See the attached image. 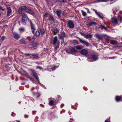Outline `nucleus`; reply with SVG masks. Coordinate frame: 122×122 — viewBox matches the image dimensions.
<instances>
[{"label":"nucleus","mask_w":122,"mask_h":122,"mask_svg":"<svg viewBox=\"0 0 122 122\" xmlns=\"http://www.w3.org/2000/svg\"><path fill=\"white\" fill-rule=\"evenodd\" d=\"M22 19L28 20L29 21H30V20L28 18L26 14L24 13H23L22 14Z\"/></svg>","instance_id":"11"},{"label":"nucleus","mask_w":122,"mask_h":122,"mask_svg":"<svg viewBox=\"0 0 122 122\" xmlns=\"http://www.w3.org/2000/svg\"><path fill=\"white\" fill-rule=\"evenodd\" d=\"M35 35L36 37H38L39 35H40V31L37 30L34 34Z\"/></svg>","instance_id":"25"},{"label":"nucleus","mask_w":122,"mask_h":122,"mask_svg":"<svg viewBox=\"0 0 122 122\" xmlns=\"http://www.w3.org/2000/svg\"><path fill=\"white\" fill-rule=\"evenodd\" d=\"M31 28L32 30V33L34 34V31L35 30H36V29L35 28L34 25L31 22V21H30Z\"/></svg>","instance_id":"12"},{"label":"nucleus","mask_w":122,"mask_h":122,"mask_svg":"<svg viewBox=\"0 0 122 122\" xmlns=\"http://www.w3.org/2000/svg\"><path fill=\"white\" fill-rule=\"evenodd\" d=\"M49 20L51 22H53L54 21V19L53 17L51 16H50L49 17Z\"/></svg>","instance_id":"29"},{"label":"nucleus","mask_w":122,"mask_h":122,"mask_svg":"<svg viewBox=\"0 0 122 122\" xmlns=\"http://www.w3.org/2000/svg\"><path fill=\"white\" fill-rule=\"evenodd\" d=\"M54 33L55 34H56V33L57 32V30H55L54 31Z\"/></svg>","instance_id":"45"},{"label":"nucleus","mask_w":122,"mask_h":122,"mask_svg":"<svg viewBox=\"0 0 122 122\" xmlns=\"http://www.w3.org/2000/svg\"><path fill=\"white\" fill-rule=\"evenodd\" d=\"M105 122H110V120L109 119H107L105 121Z\"/></svg>","instance_id":"43"},{"label":"nucleus","mask_w":122,"mask_h":122,"mask_svg":"<svg viewBox=\"0 0 122 122\" xmlns=\"http://www.w3.org/2000/svg\"><path fill=\"white\" fill-rule=\"evenodd\" d=\"M61 10H56V13L58 16L59 17H61Z\"/></svg>","instance_id":"17"},{"label":"nucleus","mask_w":122,"mask_h":122,"mask_svg":"<svg viewBox=\"0 0 122 122\" xmlns=\"http://www.w3.org/2000/svg\"><path fill=\"white\" fill-rule=\"evenodd\" d=\"M38 45V44L37 42H35L33 43L31 45L33 47L34 49H35L37 48V46Z\"/></svg>","instance_id":"19"},{"label":"nucleus","mask_w":122,"mask_h":122,"mask_svg":"<svg viewBox=\"0 0 122 122\" xmlns=\"http://www.w3.org/2000/svg\"><path fill=\"white\" fill-rule=\"evenodd\" d=\"M95 11L96 14L100 18H101L103 19V17H102L101 16L102 15H103L102 14V13H100V12H97V10H95Z\"/></svg>","instance_id":"13"},{"label":"nucleus","mask_w":122,"mask_h":122,"mask_svg":"<svg viewBox=\"0 0 122 122\" xmlns=\"http://www.w3.org/2000/svg\"><path fill=\"white\" fill-rule=\"evenodd\" d=\"M13 35L15 38L16 39L18 40L20 38L19 35L16 32H14L13 33Z\"/></svg>","instance_id":"14"},{"label":"nucleus","mask_w":122,"mask_h":122,"mask_svg":"<svg viewBox=\"0 0 122 122\" xmlns=\"http://www.w3.org/2000/svg\"><path fill=\"white\" fill-rule=\"evenodd\" d=\"M81 11L82 15L84 16H86V13L82 10H81Z\"/></svg>","instance_id":"31"},{"label":"nucleus","mask_w":122,"mask_h":122,"mask_svg":"<svg viewBox=\"0 0 122 122\" xmlns=\"http://www.w3.org/2000/svg\"><path fill=\"white\" fill-rule=\"evenodd\" d=\"M31 56H32V58H33L39 59V57L37 54H31Z\"/></svg>","instance_id":"15"},{"label":"nucleus","mask_w":122,"mask_h":122,"mask_svg":"<svg viewBox=\"0 0 122 122\" xmlns=\"http://www.w3.org/2000/svg\"><path fill=\"white\" fill-rule=\"evenodd\" d=\"M20 43L21 44H25L26 43V42L25 41V39H22L19 41Z\"/></svg>","instance_id":"20"},{"label":"nucleus","mask_w":122,"mask_h":122,"mask_svg":"<svg viewBox=\"0 0 122 122\" xmlns=\"http://www.w3.org/2000/svg\"><path fill=\"white\" fill-rule=\"evenodd\" d=\"M116 58L115 57H109V58L110 59H114Z\"/></svg>","instance_id":"42"},{"label":"nucleus","mask_w":122,"mask_h":122,"mask_svg":"<svg viewBox=\"0 0 122 122\" xmlns=\"http://www.w3.org/2000/svg\"><path fill=\"white\" fill-rule=\"evenodd\" d=\"M32 75L37 80L38 82L40 84H41V83L39 81V79L35 71H33L32 73Z\"/></svg>","instance_id":"6"},{"label":"nucleus","mask_w":122,"mask_h":122,"mask_svg":"<svg viewBox=\"0 0 122 122\" xmlns=\"http://www.w3.org/2000/svg\"><path fill=\"white\" fill-rule=\"evenodd\" d=\"M95 36L98 39L101 40H102V37L101 36H100L99 34H96Z\"/></svg>","instance_id":"24"},{"label":"nucleus","mask_w":122,"mask_h":122,"mask_svg":"<svg viewBox=\"0 0 122 122\" xmlns=\"http://www.w3.org/2000/svg\"><path fill=\"white\" fill-rule=\"evenodd\" d=\"M27 20L26 19H22V23L24 25H25L27 22Z\"/></svg>","instance_id":"28"},{"label":"nucleus","mask_w":122,"mask_h":122,"mask_svg":"<svg viewBox=\"0 0 122 122\" xmlns=\"http://www.w3.org/2000/svg\"><path fill=\"white\" fill-rule=\"evenodd\" d=\"M25 11L32 15H33L34 14V11L30 9H26L25 10Z\"/></svg>","instance_id":"8"},{"label":"nucleus","mask_w":122,"mask_h":122,"mask_svg":"<svg viewBox=\"0 0 122 122\" xmlns=\"http://www.w3.org/2000/svg\"><path fill=\"white\" fill-rule=\"evenodd\" d=\"M111 21L112 23L114 24H116L117 23V20L115 18H113L111 19Z\"/></svg>","instance_id":"18"},{"label":"nucleus","mask_w":122,"mask_h":122,"mask_svg":"<svg viewBox=\"0 0 122 122\" xmlns=\"http://www.w3.org/2000/svg\"><path fill=\"white\" fill-rule=\"evenodd\" d=\"M66 0H58L57 2H66Z\"/></svg>","instance_id":"35"},{"label":"nucleus","mask_w":122,"mask_h":122,"mask_svg":"<svg viewBox=\"0 0 122 122\" xmlns=\"http://www.w3.org/2000/svg\"><path fill=\"white\" fill-rule=\"evenodd\" d=\"M79 41L81 43L87 46L89 45V43L86 41L83 40L79 38Z\"/></svg>","instance_id":"7"},{"label":"nucleus","mask_w":122,"mask_h":122,"mask_svg":"<svg viewBox=\"0 0 122 122\" xmlns=\"http://www.w3.org/2000/svg\"><path fill=\"white\" fill-rule=\"evenodd\" d=\"M40 35H41V36H42L45 33V31L44 30L42 29H40Z\"/></svg>","instance_id":"26"},{"label":"nucleus","mask_w":122,"mask_h":122,"mask_svg":"<svg viewBox=\"0 0 122 122\" xmlns=\"http://www.w3.org/2000/svg\"><path fill=\"white\" fill-rule=\"evenodd\" d=\"M72 119H70V122H71V120H72Z\"/></svg>","instance_id":"52"},{"label":"nucleus","mask_w":122,"mask_h":122,"mask_svg":"<svg viewBox=\"0 0 122 122\" xmlns=\"http://www.w3.org/2000/svg\"><path fill=\"white\" fill-rule=\"evenodd\" d=\"M40 106H42V107H44V106L43 105H42V104H40Z\"/></svg>","instance_id":"50"},{"label":"nucleus","mask_w":122,"mask_h":122,"mask_svg":"<svg viewBox=\"0 0 122 122\" xmlns=\"http://www.w3.org/2000/svg\"><path fill=\"white\" fill-rule=\"evenodd\" d=\"M86 9L88 11V12L89 13V9H88V8H86Z\"/></svg>","instance_id":"46"},{"label":"nucleus","mask_w":122,"mask_h":122,"mask_svg":"<svg viewBox=\"0 0 122 122\" xmlns=\"http://www.w3.org/2000/svg\"><path fill=\"white\" fill-rule=\"evenodd\" d=\"M104 27L105 26L102 25H101L100 26V28L102 29H104Z\"/></svg>","instance_id":"38"},{"label":"nucleus","mask_w":122,"mask_h":122,"mask_svg":"<svg viewBox=\"0 0 122 122\" xmlns=\"http://www.w3.org/2000/svg\"><path fill=\"white\" fill-rule=\"evenodd\" d=\"M58 66H55L54 67H53L52 68V70H55L56 68Z\"/></svg>","instance_id":"41"},{"label":"nucleus","mask_w":122,"mask_h":122,"mask_svg":"<svg viewBox=\"0 0 122 122\" xmlns=\"http://www.w3.org/2000/svg\"><path fill=\"white\" fill-rule=\"evenodd\" d=\"M26 7L25 6H23L20 7L18 10V11L19 14H21L22 13V11L24 10H26Z\"/></svg>","instance_id":"5"},{"label":"nucleus","mask_w":122,"mask_h":122,"mask_svg":"<svg viewBox=\"0 0 122 122\" xmlns=\"http://www.w3.org/2000/svg\"><path fill=\"white\" fill-rule=\"evenodd\" d=\"M53 44L54 45H55L56 43L57 45L55 47L56 49H57L59 47V45L60 44V42L57 41V38L56 36H55L54 37L53 40Z\"/></svg>","instance_id":"2"},{"label":"nucleus","mask_w":122,"mask_h":122,"mask_svg":"<svg viewBox=\"0 0 122 122\" xmlns=\"http://www.w3.org/2000/svg\"><path fill=\"white\" fill-rule=\"evenodd\" d=\"M54 102L53 100H51L49 102V104L51 106H52Z\"/></svg>","instance_id":"33"},{"label":"nucleus","mask_w":122,"mask_h":122,"mask_svg":"<svg viewBox=\"0 0 122 122\" xmlns=\"http://www.w3.org/2000/svg\"><path fill=\"white\" fill-rule=\"evenodd\" d=\"M63 105H64L63 104H61V107L62 108Z\"/></svg>","instance_id":"49"},{"label":"nucleus","mask_w":122,"mask_h":122,"mask_svg":"<svg viewBox=\"0 0 122 122\" xmlns=\"http://www.w3.org/2000/svg\"><path fill=\"white\" fill-rule=\"evenodd\" d=\"M76 47L77 49L78 50L81 49L82 48V47L80 45L77 46H76Z\"/></svg>","instance_id":"30"},{"label":"nucleus","mask_w":122,"mask_h":122,"mask_svg":"<svg viewBox=\"0 0 122 122\" xmlns=\"http://www.w3.org/2000/svg\"><path fill=\"white\" fill-rule=\"evenodd\" d=\"M44 16L45 17H47L48 16V13H45L44 15Z\"/></svg>","instance_id":"40"},{"label":"nucleus","mask_w":122,"mask_h":122,"mask_svg":"<svg viewBox=\"0 0 122 122\" xmlns=\"http://www.w3.org/2000/svg\"><path fill=\"white\" fill-rule=\"evenodd\" d=\"M25 118H27L28 117V116H27V115H25Z\"/></svg>","instance_id":"48"},{"label":"nucleus","mask_w":122,"mask_h":122,"mask_svg":"<svg viewBox=\"0 0 122 122\" xmlns=\"http://www.w3.org/2000/svg\"><path fill=\"white\" fill-rule=\"evenodd\" d=\"M67 26L70 28H73L74 27V25L73 22L71 20L68 21Z\"/></svg>","instance_id":"3"},{"label":"nucleus","mask_w":122,"mask_h":122,"mask_svg":"<svg viewBox=\"0 0 122 122\" xmlns=\"http://www.w3.org/2000/svg\"><path fill=\"white\" fill-rule=\"evenodd\" d=\"M92 35L91 34H88L86 35L85 37L86 39L92 38Z\"/></svg>","instance_id":"23"},{"label":"nucleus","mask_w":122,"mask_h":122,"mask_svg":"<svg viewBox=\"0 0 122 122\" xmlns=\"http://www.w3.org/2000/svg\"><path fill=\"white\" fill-rule=\"evenodd\" d=\"M26 56H30L31 55V54H25V55Z\"/></svg>","instance_id":"44"},{"label":"nucleus","mask_w":122,"mask_h":122,"mask_svg":"<svg viewBox=\"0 0 122 122\" xmlns=\"http://www.w3.org/2000/svg\"><path fill=\"white\" fill-rule=\"evenodd\" d=\"M118 20L120 22L122 21V16L121 15H120L119 14H118Z\"/></svg>","instance_id":"27"},{"label":"nucleus","mask_w":122,"mask_h":122,"mask_svg":"<svg viewBox=\"0 0 122 122\" xmlns=\"http://www.w3.org/2000/svg\"><path fill=\"white\" fill-rule=\"evenodd\" d=\"M5 37L4 36H2L1 39V40L2 41H4L5 39Z\"/></svg>","instance_id":"36"},{"label":"nucleus","mask_w":122,"mask_h":122,"mask_svg":"<svg viewBox=\"0 0 122 122\" xmlns=\"http://www.w3.org/2000/svg\"><path fill=\"white\" fill-rule=\"evenodd\" d=\"M80 52V53L84 56H86L88 53L87 51L85 49H82L81 51Z\"/></svg>","instance_id":"4"},{"label":"nucleus","mask_w":122,"mask_h":122,"mask_svg":"<svg viewBox=\"0 0 122 122\" xmlns=\"http://www.w3.org/2000/svg\"><path fill=\"white\" fill-rule=\"evenodd\" d=\"M32 81V80H31Z\"/></svg>","instance_id":"55"},{"label":"nucleus","mask_w":122,"mask_h":122,"mask_svg":"<svg viewBox=\"0 0 122 122\" xmlns=\"http://www.w3.org/2000/svg\"><path fill=\"white\" fill-rule=\"evenodd\" d=\"M36 68L37 69H41L43 68L42 67L39 66H36Z\"/></svg>","instance_id":"39"},{"label":"nucleus","mask_w":122,"mask_h":122,"mask_svg":"<svg viewBox=\"0 0 122 122\" xmlns=\"http://www.w3.org/2000/svg\"><path fill=\"white\" fill-rule=\"evenodd\" d=\"M104 29L106 30H107V27H105L104 28Z\"/></svg>","instance_id":"47"},{"label":"nucleus","mask_w":122,"mask_h":122,"mask_svg":"<svg viewBox=\"0 0 122 122\" xmlns=\"http://www.w3.org/2000/svg\"><path fill=\"white\" fill-rule=\"evenodd\" d=\"M28 38V39L30 40V39H29L28 38Z\"/></svg>","instance_id":"54"},{"label":"nucleus","mask_w":122,"mask_h":122,"mask_svg":"<svg viewBox=\"0 0 122 122\" xmlns=\"http://www.w3.org/2000/svg\"><path fill=\"white\" fill-rule=\"evenodd\" d=\"M110 43L112 44L116 45L117 44V42L116 41L111 40L110 41Z\"/></svg>","instance_id":"22"},{"label":"nucleus","mask_w":122,"mask_h":122,"mask_svg":"<svg viewBox=\"0 0 122 122\" xmlns=\"http://www.w3.org/2000/svg\"><path fill=\"white\" fill-rule=\"evenodd\" d=\"M108 0H98L97 1V2H106Z\"/></svg>","instance_id":"34"},{"label":"nucleus","mask_w":122,"mask_h":122,"mask_svg":"<svg viewBox=\"0 0 122 122\" xmlns=\"http://www.w3.org/2000/svg\"><path fill=\"white\" fill-rule=\"evenodd\" d=\"M19 30L21 31H23L25 30V29L23 28H20L19 29Z\"/></svg>","instance_id":"37"},{"label":"nucleus","mask_w":122,"mask_h":122,"mask_svg":"<svg viewBox=\"0 0 122 122\" xmlns=\"http://www.w3.org/2000/svg\"><path fill=\"white\" fill-rule=\"evenodd\" d=\"M97 23L94 22H90L87 24V25L89 26H90L93 25H97Z\"/></svg>","instance_id":"16"},{"label":"nucleus","mask_w":122,"mask_h":122,"mask_svg":"<svg viewBox=\"0 0 122 122\" xmlns=\"http://www.w3.org/2000/svg\"><path fill=\"white\" fill-rule=\"evenodd\" d=\"M30 58H32V56H30Z\"/></svg>","instance_id":"51"},{"label":"nucleus","mask_w":122,"mask_h":122,"mask_svg":"<svg viewBox=\"0 0 122 122\" xmlns=\"http://www.w3.org/2000/svg\"><path fill=\"white\" fill-rule=\"evenodd\" d=\"M62 42H61V44H62Z\"/></svg>","instance_id":"56"},{"label":"nucleus","mask_w":122,"mask_h":122,"mask_svg":"<svg viewBox=\"0 0 122 122\" xmlns=\"http://www.w3.org/2000/svg\"><path fill=\"white\" fill-rule=\"evenodd\" d=\"M1 13H0V16H1Z\"/></svg>","instance_id":"53"},{"label":"nucleus","mask_w":122,"mask_h":122,"mask_svg":"<svg viewBox=\"0 0 122 122\" xmlns=\"http://www.w3.org/2000/svg\"><path fill=\"white\" fill-rule=\"evenodd\" d=\"M59 36L60 39L63 41L64 38L66 36L65 35V33L64 32H63L61 34H60Z\"/></svg>","instance_id":"10"},{"label":"nucleus","mask_w":122,"mask_h":122,"mask_svg":"<svg viewBox=\"0 0 122 122\" xmlns=\"http://www.w3.org/2000/svg\"><path fill=\"white\" fill-rule=\"evenodd\" d=\"M7 16H9L11 14L12 10L11 8L10 7H7Z\"/></svg>","instance_id":"9"},{"label":"nucleus","mask_w":122,"mask_h":122,"mask_svg":"<svg viewBox=\"0 0 122 122\" xmlns=\"http://www.w3.org/2000/svg\"><path fill=\"white\" fill-rule=\"evenodd\" d=\"M71 51L73 52H76L77 51L76 49L74 48H73L71 49Z\"/></svg>","instance_id":"32"},{"label":"nucleus","mask_w":122,"mask_h":122,"mask_svg":"<svg viewBox=\"0 0 122 122\" xmlns=\"http://www.w3.org/2000/svg\"><path fill=\"white\" fill-rule=\"evenodd\" d=\"M88 61L92 62L97 60L98 59V56L96 55H89L87 57Z\"/></svg>","instance_id":"1"},{"label":"nucleus","mask_w":122,"mask_h":122,"mask_svg":"<svg viewBox=\"0 0 122 122\" xmlns=\"http://www.w3.org/2000/svg\"><path fill=\"white\" fill-rule=\"evenodd\" d=\"M122 98L121 96H117L115 97V100L117 102H118L120 101V100Z\"/></svg>","instance_id":"21"}]
</instances>
